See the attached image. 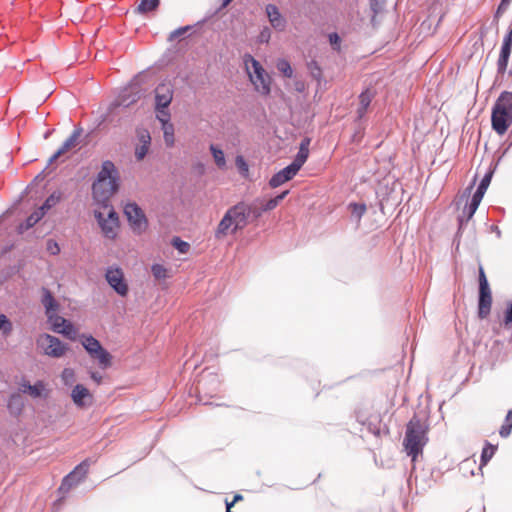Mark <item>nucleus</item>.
I'll return each instance as SVG.
<instances>
[{"label": "nucleus", "instance_id": "obj_24", "mask_svg": "<svg viewBox=\"0 0 512 512\" xmlns=\"http://www.w3.org/2000/svg\"><path fill=\"white\" fill-rule=\"evenodd\" d=\"M374 98V93L370 89H366L359 95V107L357 109L358 118H362Z\"/></svg>", "mask_w": 512, "mask_h": 512}, {"label": "nucleus", "instance_id": "obj_1", "mask_svg": "<svg viewBox=\"0 0 512 512\" xmlns=\"http://www.w3.org/2000/svg\"><path fill=\"white\" fill-rule=\"evenodd\" d=\"M119 189V172L115 164L106 160L102 163L96 180L92 185L93 199L101 206L109 205L110 198Z\"/></svg>", "mask_w": 512, "mask_h": 512}, {"label": "nucleus", "instance_id": "obj_27", "mask_svg": "<svg viewBox=\"0 0 512 512\" xmlns=\"http://www.w3.org/2000/svg\"><path fill=\"white\" fill-rule=\"evenodd\" d=\"M45 215V212L43 211V208H38L36 211H34L25 221V223H21L18 226V232L23 233L24 231L30 229L33 227L37 222H39L43 216Z\"/></svg>", "mask_w": 512, "mask_h": 512}, {"label": "nucleus", "instance_id": "obj_22", "mask_svg": "<svg viewBox=\"0 0 512 512\" xmlns=\"http://www.w3.org/2000/svg\"><path fill=\"white\" fill-rule=\"evenodd\" d=\"M288 193H289V191L286 190V191L282 192L281 194L277 195L276 197H274L264 203H261V206L258 209L253 210V214L256 217H259L262 212L271 211V210L275 209L279 205V203L287 196Z\"/></svg>", "mask_w": 512, "mask_h": 512}, {"label": "nucleus", "instance_id": "obj_20", "mask_svg": "<svg viewBox=\"0 0 512 512\" xmlns=\"http://www.w3.org/2000/svg\"><path fill=\"white\" fill-rule=\"evenodd\" d=\"M236 231L237 230H234V223L232 221L231 215L226 211L225 215L217 226L215 237L217 239H221L227 236L229 232L234 233Z\"/></svg>", "mask_w": 512, "mask_h": 512}, {"label": "nucleus", "instance_id": "obj_49", "mask_svg": "<svg viewBox=\"0 0 512 512\" xmlns=\"http://www.w3.org/2000/svg\"><path fill=\"white\" fill-rule=\"evenodd\" d=\"M505 326H512V302L509 304L504 315Z\"/></svg>", "mask_w": 512, "mask_h": 512}, {"label": "nucleus", "instance_id": "obj_4", "mask_svg": "<svg viewBox=\"0 0 512 512\" xmlns=\"http://www.w3.org/2000/svg\"><path fill=\"white\" fill-rule=\"evenodd\" d=\"M243 62L255 91L263 96L269 95L271 92L272 79L261 63L250 54L244 55Z\"/></svg>", "mask_w": 512, "mask_h": 512}, {"label": "nucleus", "instance_id": "obj_30", "mask_svg": "<svg viewBox=\"0 0 512 512\" xmlns=\"http://www.w3.org/2000/svg\"><path fill=\"white\" fill-rule=\"evenodd\" d=\"M163 136L165 144L168 147H172L174 145V126L172 123H164L162 125Z\"/></svg>", "mask_w": 512, "mask_h": 512}, {"label": "nucleus", "instance_id": "obj_51", "mask_svg": "<svg viewBox=\"0 0 512 512\" xmlns=\"http://www.w3.org/2000/svg\"><path fill=\"white\" fill-rule=\"evenodd\" d=\"M490 181H491V174L488 173L486 174L483 179L481 180L480 184H479V188L481 189H484V190H487L489 184H490Z\"/></svg>", "mask_w": 512, "mask_h": 512}, {"label": "nucleus", "instance_id": "obj_3", "mask_svg": "<svg viewBox=\"0 0 512 512\" xmlns=\"http://www.w3.org/2000/svg\"><path fill=\"white\" fill-rule=\"evenodd\" d=\"M492 128L504 135L512 124V92H503L497 99L491 115Z\"/></svg>", "mask_w": 512, "mask_h": 512}, {"label": "nucleus", "instance_id": "obj_35", "mask_svg": "<svg viewBox=\"0 0 512 512\" xmlns=\"http://www.w3.org/2000/svg\"><path fill=\"white\" fill-rule=\"evenodd\" d=\"M57 333L63 334L64 336L68 337L71 340H75L77 337V329L68 320L66 321L64 326H62L60 328V331H58Z\"/></svg>", "mask_w": 512, "mask_h": 512}, {"label": "nucleus", "instance_id": "obj_12", "mask_svg": "<svg viewBox=\"0 0 512 512\" xmlns=\"http://www.w3.org/2000/svg\"><path fill=\"white\" fill-rule=\"evenodd\" d=\"M227 212L231 215L234 223V230H239L243 229L247 225L248 217L253 210L251 206L244 202H240L228 209Z\"/></svg>", "mask_w": 512, "mask_h": 512}, {"label": "nucleus", "instance_id": "obj_54", "mask_svg": "<svg viewBox=\"0 0 512 512\" xmlns=\"http://www.w3.org/2000/svg\"><path fill=\"white\" fill-rule=\"evenodd\" d=\"M233 0H222V8L227 7Z\"/></svg>", "mask_w": 512, "mask_h": 512}, {"label": "nucleus", "instance_id": "obj_17", "mask_svg": "<svg viewBox=\"0 0 512 512\" xmlns=\"http://www.w3.org/2000/svg\"><path fill=\"white\" fill-rule=\"evenodd\" d=\"M297 173L298 170L293 165L290 164L287 167L280 170L279 172H277L276 174H274L269 180V185L271 188H277L280 185L291 180Z\"/></svg>", "mask_w": 512, "mask_h": 512}, {"label": "nucleus", "instance_id": "obj_37", "mask_svg": "<svg viewBox=\"0 0 512 512\" xmlns=\"http://www.w3.org/2000/svg\"><path fill=\"white\" fill-rule=\"evenodd\" d=\"M236 167L238 168L240 174L243 177H247L249 174V166L247 162L245 161L244 157L241 155H238L235 159Z\"/></svg>", "mask_w": 512, "mask_h": 512}, {"label": "nucleus", "instance_id": "obj_13", "mask_svg": "<svg viewBox=\"0 0 512 512\" xmlns=\"http://www.w3.org/2000/svg\"><path fill=\"white\" fill-rule=\"evenodd\" d=\"M155 109L168 108L173 99V85L170 82L160 83L155 88Z\"/></svg>", "mask_w": 512, "mask_h": 512}, {"label": "nucleus", "instance_id": "obj_16", "mask_svg": "<svg viewBox=\"0 0 512 512\" xmlns=\"http://www.w3.org/2000/svg\"><path fill=\"white\" fill-rule=\"evenodd\" d=\"M512 48V29L505 35L498 58L497 66L499 72H505Z\"/></svg>", "mask_w": 512, "mask_h": 512}, {"label": "nucleus", "instance_id": "obj_9", "mask_svg": "<svg viewBox=\"0 0 512 512\" xmlns=\"http://www.w3.org/2000/svg\"><path fill=\"white\" fill-rule=\"evenodd\" d=\"M124 214L135 233L141 234L147 229V218L143 210L136 203H127L124 207Z\"/></svg>", "mask_w": 512, "mask_h": 512}, {"label": "nucleus", "instance_id": "obj_19", "mask_svg": "<svg viewBox=\"0 0 512 512\" xmlns=\"http://www.w3.org/2000/svg\"><path fill=\"white\" fill-rule=\"evenodd\" d=\"M81 136V130H74L73 133L65 140L62 146L50 157L49 162L52 163L62 155L75 148Z\"/></svg>", "mask_w": 512, "mask_h": 512}, {"label": "nucleus", "instance_id": "obj_21", "mask_svg": "<svg viewBox=\"0 0 512 512\" xmlns=\"http://www.w3.org/2000/svg\"><path fill=\"white\" fill-rule=\"evenodd\" d=\"M309 145H310V139L305 138L304 140H302L300 147H299V151H298L295 159L291 163V165H293L298 171L301 169V167L304 165V163L308 159Z\"/></svg>", "mask_w": 512, "mask_h": 512}, {"label": "nucleus", "instance_id": "obj_28", "mask_svg": "<svg viewBox=\"0 0 512 512\" xmlns=\"http://www.w3.org/2000/svg\"><path fill=\"white\" fill-rule=\"evenodd\" d=\"M210 151L212 153L213 159H214L216 165L218 166V168H220V169L225 168L226 160H225L224 152L220 148L215 146L214 144L210 145Z\"/></svg>", "mask_w": 512, "mask_h": 512}, {"label": "nucleus", "instance_id": "obj_15", "mask_svg": "<svg viewBox=\"0 0 512 512\" xmlns=\"http://www.w3.org/2000/svg\"><path fill=\"white\" fill-rule=\"evenodd\" d=\"M71 398L73 403L78 408H84L91 405L93 402V395L90 391L81 384H77L71 392Z\"/></svg>", "mask_w": 512, "mask_h": 512}, {"label": "nucleus", "instance_id": "obj_31", "mask_svg": "<svg viewBox=\"0 0 512 512\" xmlns=\"http://www.w3.org/2000/svg\"><path fill=\"white\" fill-rule=\"evenodd\" d=\"M48 322L52 325V329L55 332L60 331V328L64 326L67 319L59 316L57 312L47 315Z\"/></svg>", "mask_w": 512, "mask_h": 512}, {"label": "nucleus", "instance_id": "obj_40", "mask_svg": "<svg viewBox=\"0 0 512 512\" xmlns=\"http://www.w3.org/2000/svg\"><path fill=\"white\" fill-rule=\"evenodd\" d=\"M61 379L65 385H71L75 381V372L71 368H65L61 373Z\"/></svg>", "mask_w": 512, "mask_h": 512}, {"label": "nucleus", "instance_id": "obj_29", "mask_svg": "<svg viewBox=\"0 0 512 512\" xmlns=\"http://www.w3.org/2000/svg\"><path fill=\"white\" fill-rule=\"evenodd\" d=\"M496 449H497L496 446H494L488 442L486 443L485 447L482 450V454H481L480 468L485 466L491 460V458L495 454Z\"/></svg>", "mask_w": 512, "mask_h": 512}, {"label": "nucleus", "instance_id": "obj_45", "mask_svg": "<svg viewBox=\"0 0 512 512\" xmlns=\"http://www.w3.org/2000/svg\"><path fill=\"white\" fill-rule=\"evenodd\" d=\"M46 249L51 255H58L60 253V246L59 244L53 240L49 239L46 243Z\"/></svg>", "mask_w": 512, "mask_h": 512}, {"label": "nucleus", "instance_id": "obj_33", "mask_svg": "<svg viewBox=\"0 0 512 512\" xmlns=\"http://www.w3.org/2000/svg\"><path fill=\"white\" fill-rule=\"evenodd\" d=\"M160 1L159 0H141L137 10L140 13H147L150 11H154L158 8Z\"/></svg>", "mask_w": 512, "mask_h": 512}, {"label": "nucleus", "instance_id": "obj_34", "mask_svg": "<svg viewBox=\"0 0 512 512\" xmlns=\"http://www.w3.org/2000/svg\"><path fill=\"white\" fill-rule=\"evenodd\" d=\"M276 68L287 78H291L293 76V69L286 59H279L276 63Z\"/></svg>", "mask_w": 512, "mask_h": 512}, {"label": "nucleus", "instance_id": "obj_46", "mask_svg": "<svg viewBox=\"0 0 512 512\" xmlns=\"http://www.w3.org/2000/svg\"><path fill=\"white\" fill-rule=\"evenodd\" d=\"M309 69L311 71V75L317 79L318 81L322 78V70L321 68L319 67V65L317 64V62L315 61H312L310 64H309Z\"/></svg>", "mask_w": 512, "mask_h": 512}, {"label": "nucleus", "instance_id": "obj_25", "mask_svg": "<svg viewBox=\"0 0 512 512\" xmlns=\"http://www.w3.org/2000/svg\"><path fill=\"white\" fill-rule=\"evenodd\" d=\"M42 304L45 308L46 316L57 312L59 309V303L48 289H43Z\"/></svg>", "mask_w": 512, "mask_h": 512}, {"label": "nucleus", "instance_id": "obj_43", "mask_svg": "<svg viewBox=\"0 0 512 512\" xmlns=\"http://www.w3.org/2000/svg\"><path fill=\"white\" fill-rule=\"evenodd\" d=\"M349 207L351 209L352 214L356 215L358 219H360L366 212L365 204L352 203L349 205Z\"/></svg>", "mask_w": 512, "mask_h": 512}, {"label": "nucleus", "instance_id": "obj_7", "mask_svg": "<svg viewBox=\"0 0 512 512\" xmlns=\"http://www.w3.org/2000/svg\"><path fill=\"white\" fill-rule=\"evenodd\" d=\"M479 299H478V317L486 319L492 307V292L484 271L483 266H479Z\"/></svg>", "mask_w": 512, "mask_h": 512}, {"label": "nucleus", "instance_id": "obj_8", "mask_svg": "<svg viewBox=\"0 0 512 512\" xmlns=\"http://www.w3.org/2000/svg\"><path fill=\"white\" fill-rule=\"evenodd\" d=\"M36 344L42 354L51 358H61L68 350L67 344L57 337L46 333L38 336Z\"/></svg>", "mask_w": 512, "mask_h": 512}, {"label": "nucleus", "instance_id": "obj_47", "mask_svg": "<svg viewBox=\"0 0 512 512\" xmlns=\"http://www.w3.org/2000/svg\"><path fill=\"white\" fill-rule=\"evenodd\" d=\"M329 42H330L331 46L333 47V49H335L337 51L340 50L341 39L337 33H331L329 35Z\"/></svg>", "mask_w": 512, "mask_h": 512}, {"label": "nucleus", "instance_id": "obj_32", "mask_svg": "<svg viewBox=\"0 0 512 512\" xmlns=\"http://www.w3.org/2000/svg\"><path fill=\"white\" fill-rule=\"evenodd\" d=\"M511 431H512V410H509L505 417L504 423L502 424V426L499 430V434L501 437L506 438L511 434Z\"/></svg>", "mask_w": 512, "mask_h": 512}, {"label": "nucleus", "instance_id": "obj_41", "mask_svg": "<svg viewBox=\"0 0 512 512\" xmlns=\"http://www.w3.org/2000/svg\"><path fill=\"white\" fill-rule=\"evenodd\" d=\"M0 331H2L4 335L10 334L12 331V323L4 314H0Z\"/></svg>", "mask_w": 512, "mask_h": 512}, {"label": "nucleus", "instance_id": "obj_5", "mask_svg": "<svg viewBox=\"0 0 512 512\" xmlns=\"http://www.w3.org/2000/svg\"><path fill=\"white\" fill-rule=\"evenodd\" d=\"M103 211H95L94 215L103 235L108 239H115L119 230V218L111 205L102 206Z\"/></svg>", "mask_w": 512, "mask_h": 512}, {"label": "nucleus", "instance_id": "obj_6", "mask_svg": "<svg viewBox=\"0 0 512 512\" xmlns=\"http://www.w3.org/2000/svg\"><path fill=\"white\" fill-rule=\"evenodd\" d=\"M80 341L90 357L97 360L102 369H107L112 365L111 354L102 347L96 338L91 335H81Z\"/></svg>", "mask_w": 512, "mask_h": 512}, {"label": "nucleus", "instance_id": "obj_52", "mask_svg": "<svg viewBox=\"0 0 512 512\" xmlns=\"http://www.w3.org/2000/svg\"><path fill=\"white\" fill-rule=\"evenodd\" d=\"M90 377L93 381H95L97 384H100L102 382V376L97 372H91Z\"/></svg>", "mask_w": 512, "mask_h": 512}, {"label": "nucleus", "instance_id": "obj_53", "mask_svg": "<svg viewBox=\"0 0 512 512\" xmlns=\"http://www.w3.org/2000/svg\"><path fill=\"white\" fill-rule=\"evenodd\" d=\"M189 29V27H184V28H180L178 30H175L173 33H172V37H177V36H180L182 34H184L187 30Z\"/></svg>", "mask_w": 512, "mask_h": 512}, {"label": "nucleus", "instance_id": "obj_42", "mask_svg": "<svg viewBox=\"0 0 512 512\" xmlns=\"http://www.w3.org/2000/svg\"><path fill=\"white\" fill-rule=\"evenodd\" d=\"M150 146L144 144H138L135 147V157L138 161H142L149 151Z\"/></svg>", "mask_w": 512, "mask_h": 512}, {"label": "nucleus", "instance_id": "obj_36", "mask_svg": "<svg viewBox=\"0 0 512 512\" xmlns=\"http://www.w3.org/2000/svg\"><path fill=\"white\" fill-rule=\"evenodd\" d=\"M151 271L155 279L161 280L169 277L168 270L161 264H154L151 267Z\"/></svg>", "mask_w": 512, "mask_h": 512}, {"label": "nucleus", "instance_id": "obj_48", "mask_svg": "<svg viewBox=\"0 0 512 512\" xmlns=\"http://www.w3.org/2000/svg\"><path fill=\"white\" fill-rule=\"evenodd\" d=\"M59 200V197H56L55 195L49 196L44 204L40 207L43 208V211L46 212V210L50 209L52 206H54Z\"/></svg>", "mask_w": 512, "mask_h": 512}, {"label": "nucleus", "instance_id": "obj_38", "mask_svg": "<svg viewBox=\"0 0 512 512\" xmlns=\"http://www.w3.org/2000/svg\"><path fill=\"white\" fill-rule=\"evenodd\" d=\"M172 245L182 254L187 253L190 249V244L181 240L179 237L173 238Z\"/></svg>", "mask_w": 512, "mask_h": 512}, {"label": "nucleus", "instance_id": "obj_39", "mask_svg": "<svg viewBox=\"0 0 512 512\" xmlns=\"http://www.w3.org/2000/svg\"><path fill=\"white\" fill-rule=\"evenodd\" d=\"M137 138L139 140V144H144L150 146L151 144V136L147 129H137Z\"/></svg>", "mask_w": 512, "mask_h": 512}, {"label": "nucleus", "instance_id": "obj_44", "mask_svg": "<svg viewBox=\"0 0 512 512\" xmlns=\"http://www.w3.org/2000/svg\"><path fill=\"white\" fill-rule=\"evenodd\" d=\"M157 111V119L164 125V123H170V113L167 108L156 109Z\"/></svg>", "mask_w": 512, "mask_h": 512}, {"label": "nucleus", "instance_id": "obj_10", "mask_svg": "<svg viewBox=\"0 0 512 512\" xmlns=\"http://www.w3.org/2000/svg\"><path fill=\"white\" fill-rule=\"evenodd\" d=\"M105 279L110 287L120 296L125 297L129 292V286L125 279L123 270L118 266L108 267Z\"/></svg>", "mask_w": 512, "mask_h": 512}, {"label": "nucleus", "instance_id": "obj_18", "mask_svg": "<svg viewBox=\"0 0 512 512\" xmlns=\"http://www.w3.org/2000/svg\"><path fill=\"white\" fill-rule=\"evenodd\" d=\"M266 14L272 27L277 31H284L286 28V20L280 13L278 7L273 4L266 6Z\"/></svg>", "mask_w": 512, "mask_h": 512}, {"label": "nucleus", "instance_id": "obj_11", "mask_svg": "<svg viewBox=\"0 0 512 512\" xmlns=\"http://www.w3.org/2000/svg\"><path fill=\"white\" fill-rule=\"evenodd\" d=\"M89 470V463L87 460L77 465L68 475L64 477L59 490L63 493L68 492L72 487L83 481Z\"/></svg>", "mask_w": 512, "mask_h": 512}, {"label": "nucleus", "instance_id": "obj_14", "mask_svg": "<svg viewBox=\"0 0 512 512\" xmlns=\"http://www.w3.org/2000/svg\"><path fill=\"white\" fill-rule=\"evenodd\" d=\"M486 190L477 188L473 194L471 201L463 210V214L459 217V229L462 228L464 222H468L476 212Z\"/></svg>", "mask_w": 512, "mask_h": 512}, {"label": "nucleus", "instance_id": "obj_50", "mask_svg": "<svg viewBox=\"0 0 512 512\" xmlns=\"http://www.w3.org/2000/svg\"><path fill=\"white\" fill-rule=\"evenodd\" d=\"M511 3V0H501L499 6H498V9H497V12H496V15H500L501 13L505 12L507 10V8L509 7Z\"/></svg>", "mask_w": 512, "mask_h": 512}, {"label": "nucleus", "instance_id": "obj_2", "mask_svg": "<svg viewBox=\"0 0 512 512\" xmlns=\"http://www.w3.org/2000/svg\"><path fill=\"white\" fill-rule=\"evenodd\" d=\"M430 425L426 417L414 415L406 425L403 447L412 461H416L418 455L423 453L424 447L429 441L428 433Z\"/></svg>", "mask_w": 512, "mask_h": 512}, {"label": "nucleus", "instance_id": "obj_23", "mask_svg": "<svg viewBox=\"0 0 512 512\" xmlns=\"http://www.w3.org/2000/svg\"><path fill=\"white\" fill-rule=\"evenodd\" d=\"M21 390L23 393L29 394L33 398H39L44 395L45 392V384L42 381H37L34 385H31L28 382H24L21 384Z\"/></svg>", "mask_w": 512, "mask_h": 512}, {"label": "nucleus", "instance_id": "obj_26", "mask_svg": "<svg viewBox=\"0 0 512 512\" xmlns=\"http://www.w3.org/2000/svg\"><path fill=\"white\" fill-rule=\"evenodd\" d=\"M7 408L14 416H19L24 408V401L20 394H12L8 400Z\"/></svg>", "mask_w": 512, "mask_h": 512}]
</instances>
